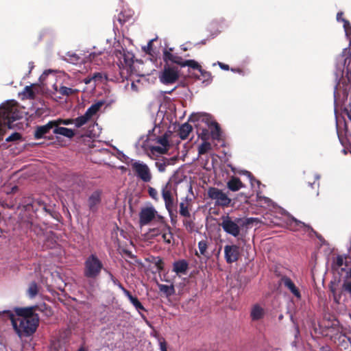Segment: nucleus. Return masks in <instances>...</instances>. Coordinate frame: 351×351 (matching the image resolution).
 Wrapping results in <instances>:
<instances>
[{"label":"nucleus","instance_id":"nucleus-45","mask_svg":"<svg viewBox=\"0 0 351 351\" xmlns=\"http://www.w3.org/2000/svg\"><path fill=\"white\" fill-rule=\"evenodd\" d=\"M104 75L101 73H95L93 75L92 79L95 83L101 82L104 80Z\"/></svg>","mask_w":351,"mask_h":351},{"label":"nucleus","instance_id":"nucleus-19","mask_svg":"<svg viewBox=\"0 0 351 351\" xmlns=\"http://www.w3.org/2000/svg\"><path fill=\"white\" fill-rule=\"evenodd\" d=\"M282 282L284 285L291 291V293L298 299L301 298V294L298 289V287L295 285V284L292 282V280L289 278H283Z\"/></svg>","mask_w":351,"mask_h":351},{"label":"nucleus","instance_id":"nucleus-25","mask_svg":"<svg viewBox=\"0 0 351 351\" xmlns=\"http://www.w3.org/2000/svg\"><path fill=\"white\" fill-rule=\"evenodd\" d=\"M100 202V193L98 191L94 192L88 198V204L90 210H95Z\"/></svg>","mask_w":351,"mask_h":351},{"label":"nucleus","instance_id":"nucleus-15","mask_svg":"<svg viewBox=\"0 0 351 351\" xmlns=\"http://www.w3.org/2000/svg\"><path fill=\"white\" fill-rule=\"evenodd\" d=\"M224 254L227 263L235 262L239 257V247L236 245H226L224 247Z\"/></svg>","mask_w":351,"mask_h":351},{"label":"nucleus","instance_id":"nucleus-9","mask_svg":"<svg viewBox=\"0 0 351 351\" xmlns=\"http://www.w3.org/2000/svg\"><path fill=\"white\" fill-rule=\"evenodd\" d=\"M208 196L215 201V204L218 206L227 207L231 202V199L222 190L210 187L208 189Z\"/></svg>","mask_w":351,"mask_h":351},{"label":"nucleus","instance_id":"nucleus-16","mask_svg":"<svg viewBox=\"0 0 351 351\" xmlns=\"http://www.w3.org/2000/svg\"><path fill=\"white\" fill-rule=\"evenodd\" d=\"M56 125V122L53 121H51L48 122L47 124L38 126L34 132V136L36 139L42 138L44 137L45 134L49 133L50 130L54 129V126Z\"/></svg>","mask_w":351,"mask_h":351},{"label":"nucleus","instance_id":"nucleus-2","mask_svg":"<svg viewBox=\"0 0 351 351\" xmlns=\"http://www.w3.org/2000/svg\"><path fill=\"white\" fill-rule=\"evenodd\" d=\"M171 132L167 131V123H156L145 136L138 141V146L152 159L167 153L170 147L169 138Z\"/></svg>","mask_w":351,"mask_h":351},{"label":"nucleus","instance_id":"nucleus-61","mask_svg":"<svg viewBox=\"0 0 351 351\" xmlns=\"http://www.w3.org/2000/svg\"><path fill=\"white\" fill-rule=\"evenodd\" d=\"M184 223H185V225H186V226H187V225L190 226V223H188V222H186H186H184Z\"/></svg>","mask_w":351,"mask_h":351},{"label":"nucleus","instance_id":"nucleus-62","mask_svg":"<svg viewBox=\"0 0 351 351\" xmlns=\"http://www.w3.org/2000/svg\"><path fill=\"white\" fill-rule=\"evenodd\" d=\"M315 178H316V179H317V180H318L319 177V176H316V177H315Z\"/></svg>","mask_w":351,"mask_h":351},{"label":"nucleus","instance_id":"nucleus-60","mask_svg":"<svg viewBox=\"0 0 351 351\" xmlns=\"http://www.w3.org/2000/svg\"><path fill=\"white\" fill-rule=\"evenodd\" d=\"M78 351H85V350L83 348H81L78 350Z\"/></svg>","mask_w":351,"mask_h":351},{"label":"nucleus","instance_id":"nucleus-39","mask_svg":"<svg viewBox=\"0 0 351 351\" xmlns=\"http://www.w3.org/2000/svg\"><path fill=\"white\" fill-rule=\"evenodd\" d=\"M34 311L38 310L40 312H43L46 316L49 317L52 315V311L50 308H49L45 304H42L38 306H34Z\"/></svg>","mask_w":351,"mask_h":351},{"label":"nucleus","instance_id":"nucleus-34","mask_svg":"<svg viewBox=\"0 0 351 351\" xmlns=\"http://www.w3.org/2000/svg\"><path fill=\"white\" fill-rule=\"evenodd\" d=\"M56 90L63 96H70L78 91L77 89L68 88L64 86H60L58 89L56 88Z\"/></svg>","mask_w":351,"mask_h":351},{"label":"nucleus","instance_id":"nucleus-10","mask_svg":"<svg viewBox=\"0 0 351 351\" xmlns=\"http://www.w3.org/2000/svg\"><path fill=\"white\" fill-rule=\"evenodd\" d=\"M101 268V261L95 255H91L85 262L84 274L88 278H95L99 274Z\"/></svg>","mask_w":351,"mask_h":351},{"label":"nucleus","instance_id":"nucleus-48","mask_svg":"<svg viewBox=\"0 0 351 351\" xmlns=\"http://www.w3.org/2000/svg\"><path fill=\"white\" fill-rule=\"evenodd\" d=\"M156 166L158 167V171L160 172H163L165 170V167L167 166V164L165 162L160 163V162H156Z\"/></svg>","mask_w":351,"mask_h":351},{"label":"nucleus","instance_id":"nucleus-3","mask_svg":"<svg viewBox=\"0 0 351 351\" xmlns=\"http://www.w3.org/2000/svg\"><path fill=\"white\" fill-rule=\"evenodd\" d=\"M17 317L10 311L0 312L3 320H10L19 337L29 336L34 333L38 324V317L34 313V307L16 308Z\"/></svg>","mask_w":351,"mask_h":351},{"label":"nucleus","instance_id":"nucleus-6","mask_svg":"<svg viewBox=\"0 0 351 351\" xmlns=\"http://www.w3.org/2000/svg\"><path fill=\"white\" fill-rule=\"evenodd\" d=\"M191 122L195 123V125L198 128V130H202L199 135L202 136L203 139H205L206 132L207 128L214 121L210 115L203 112H195L191 114L189 117Z\"/></svg>","mask_w":351,"mask_h":351},{"label":"nucleus","instance_id":"nucleus-8","mask_svg":"<svg viewBox=\"0 0 351 351\" xmlns=\"http://www.w3.org/2000/svg\"><path fill=\"white\" fill-rule=\"evenodd\" d=\"M180 77V70L178 66L167 64L160 72L158 78L160 82L165 85L175 83Z\"/></svg>","mask_w":351,"mask_h":351},{"label":"nucleus","instance_id":"nucleus-32","mask_svg":"<svg viewBox=\"0 0 351 351\" xmlns=\"http://www.w3.org/2000/svg\"><path fill=\"white\" fill-rule=\"evenodd\" d=\"M346 259L347 257L346 256H337L334 261L333 267L335 269L341 268V270H343L344 268L343 267L346 265Z\"/></svg>","mask_w":351,"mask_h":351},{"label":"nucleus","instance_id":"nucleus-29","mask_svg":"<svg viewBox=\"0 0 351 351\" xmlns=\"http://www.w3.org/2000/svg\"><path fill=\"white\" fill-rule=\"evenodd\" d=\"M192 130V127L189 123L182 124L179 130V135L182 139L186 138Z\"/></svg>","mask_w":351,"mask_h":351},{"label":"nucleus","instance_id":"nucleus-49","mask_svg":"<svg viewBox=\"0 0 351 351\" xmlns=\"http://www.w3.org/2000/svg\"><path fill=\"white\" fill-rule=\"evenodd\" d=\"M217 64L220 66V68L221 69L225 70V71L229 70V66L228 64H225L222 62H217V63H214L213 66L216 65Z\"/></svg>","mask_w":351,"mask_h":351},{"label":"nucleus","instance_id":"nucleus-35","mask_svg":"<svg viewBox=\"0 0 351 351\" xmlns=\"http://www.w3.org/2000/svg\"><path fill=\"white\" fill-rule=\"evenodd\" d=\"M180 66L182 67L189 66L192 69H197L198 71H199L202 69V67L199 64V63L194 60H184V61L182 60V62H180Z\"/></svg>","mask_w":351,"mask_h":351},{"label":"nucleus","instance_id":"nucleus-14","mask_svg":"<svg viewBox=\"0 0 351 351\" xmlns=\"http://www.w3.org/2000/svg\"><path fill=\"white\" fill-rule=\"evenodd\" d=\"M162 196L165 201V207L169 213L171 212L173 206V197L171 191V186L169 183H167L162 187Z\"/></svg>","mask_w":351,"mask_h":351},{"label":"nucleus","instance_id":"nucleus-52","mask_svg":"<svg viewBox=\"0 0 351 351\" xmlns=\"http://www.w3.org/2000/svg\"><path fill=\"white\" fill-rule=\"evenodd\" d=\"M160 351H167V345L165 341H160Z\"/></svg>","mask_w":351,"mask_h":351},{"label":"nucleus","instance_id":"nucleus-38","mask_svg":"<svg viewBox=\"0 0 351 351\" xmlns=\"http://www.w3.org/2000/svg\"><path fill=\"white\" fill-rule=\"evenodd\" d=\"M27 295L30 298H34L38 293V287L35 282H31L27 291Z\"/></svg>","mask_w":351,"mask_h":351},{"label":"nucleus","instance_id":"nucleus-18","mask_svg":"<svg viewBox=\"0 0 351 351\" xmlns=\"http://www.w3.org/2000/svg\"><path fill=\"white\" fill-rule=\"evenodd\" d=\"M59 125H56L54 126L53 132L55 134L63 136L69 138H71L75 136V132L73 130L67 128L60 127Z\"/></svg>","mask_w":351,"mask_h":351},{"label":"nucleus","instance_id":"nucleus-26","mask_svg":"<svg viewBox=\"0 0 351 351\" xmlns=\"http://www.w3.org/2000/svg\"><path fill=\"white\" fill-rule=\"evenodd\" d=\"M123 293L128 298V300L134 305V306L136 308V309L138 311L144 310L143 306L139 302V300L137 299V298L133 297L130 294V293L128 290H126V289H123Z\"/></svg>","mask_w":351,"mask_h":351},{"label":"nucleus","instance_id":"nucleus-51","mask_svg":"<svg viewBox=\"0 0 351 351\" xmlns=\"http://www.w3.org/2000/svg\"><path fill=\"white\" fill-rule=\"evenodd\" d=\"M343 288L346 291L351 293V282H346L343 284Z\"/></svg>","mask_w":351,"mask_h":351},{"label":"nucleus","instance_id":"nucleus-41","mask_svg":"<svg viewBox=\"0 0 351 351\" xmlns=\"http://www.w3.org/2000/svg\"><path fill=\"white\" fill-rule=\"evenodd\" d=\"M53 121L56 122V125H61V124L66 125H71V124L75 125L74 119H58L56 120H53Z\"/></svg>","mask_w":351,"mask_h":351},{"label":"nucleus","instance_id":"nucleus-37","mask_svg":"<svg viewBox=\"0 0 351 351\" xmlns=\"http://www.w3.org/2000/svg\"><path fill=\"white\" fill-rule=\"evenodd\" d=\"M66 60L71 64H77L83 61V59L74 53H68L66 56Z\"/></svg>","mask_w":351,"mask_h":351},{"label":"nucleus","instance_id":"nucleus-4","mask_svg":"<svg viewBox=\"0 0 351 351\" xmlns=\"http://www.w3.org/2000/svg\"><path fill=\"white\" fill-rule=\"evenodd\" d=\"M22 117L23 112L19 110L18 106L14 102L0 106V141L3 138L7 129H12L17 126L14 121Z\"/></svg>","mask_w":351,"mask_h":351},{"label":"nucleus","instance_id":"nucleus-47","mask_svg":"<svg viewBox=\"0 0 351 351\" xmlns=\"http://www.w3.org/2000/svg\"><path fill=\"white\" fill-rule=\"evenodd\" d=\"M199 71L202 76L205 79V80L210 81L211 80V74L209 72H207L202 69H201Z\"/></svg>","mask_w":351,"mask_h":351},{"label":"nucleus","instance_id":"nucleus-21","mask_svg":"<svg viewBox=\"0 0 351 351\" xmlns=\"http://www.w3.org/2000/svg\"><path fill=\"white\" fill-rule=\"evenodd\" d=\"M265 309L261 305L256 304L252 307L250 315L254 321L259 320L264 317Z\"/></svg>","mask_w":351,"mask_h":351},{"label":"nucleus","instance_id":"nucleus-5","mask_svg":"<svg viewBox=\"0 0 351 351\" xmlns=\"http://www.w3.org/2000/svg\"><path fill=\"white\" fill-rule=\"evenodd\" d=\"M104 104V101H99L91 105L83 115L74 119L75 126L79 128L88 124L93 129L88 132L87 135L89 137L97 136L99 132L95 130L98 128V125L95 121V117Z\"/></svg>","mask_w":351,"mask_h":351},{"label":"nucleus","instance_id":"nucleus-24","mask_svg":"<svg viewBox=\"0 0 351 351\" xmlns=\"http://www.w3.org/2000/svg\"><path fill=\"white\" fill-rule=\"evenodd\" d=\"M171 49L169 50L165 49L163 52V59L164 60L167 62H172L180 65V62H182V58L178 56L173 55L171 52Z\"/></svg>","mask_w":351,"mask_h":351},{"label":"nucleus","instance_id":"nucleus-27","mask_svg":"<svg viewBox=\"0 0 351 351\" xmlns=\"http://www.w3.org/2000/svg\"><path fill=\"white\" fill-rule=\"evenodd\" d=\"M161 237L167 243H170L173 237L170 228L165 224L161 226Z\"/></svg>","mask_w":351,"mask_h":351},{"label":"nucleus","instance_id":"nucleus-59","mask_svg":"<svg viewBox=\"0 0 351 351\" xmlns=\"http://www.w3.org/2000/svg\"><path fill=\"white\" fill-rule=\"evenodd\" d=\"M348 276L351 278V269H350V271L348 272Z\"/></svg>","mask_w":351,"mask_h":351},{"label":"nucleus","instance_id":"nucleus-43","mask_svg":"<svg viewBox=\"0 0 351 351\" xmlns=\"http://www.w3.org/2000/svg\"><path fill=\"white\" fill-rule=\"evenodd\" d=\"M147 191L149 193V195L155 201H158L159 196L158 191L152 186H148Z\"/></svg>","mask_w":351,"mask_h":351},{"label":"nucleus","instance_id":"nucleus-11","mask_svg":"<svg viewBox=\"0 0 351 351\" xmlns=\"http://www.w3.org/2000/svg\"><path fill=\"white\" fill-rule=\"evenodd\" d=\"M155 219L161 221L163 217L158 214L154 206H149L141 208L139 213V223L141 226L147 225Z\"/></svg>","mask_w":351,"mask_h":351},{"label":"nucleus","instance_id":"nucleus-58","mask_svg":"<svg viewBox=\"0 0 351 351\" xmlns=\"http://www.w3.org/2000/svg\"><path fill=\"white\" fill-rule=\"evenodd\" d=\"M29 69L30 70L33 69L34 66H33V63L32 62H29Z\"/></svg>","mask_w":351,"mask_h":351},{"label":"nucleus","instance_id":"nucleus-20","mask_svg":"<svg viewBox=\"0 0 351 351\" xmlns=\"http://www.w3.org/2000/svg\"><path fill=\"white\" fill-rule=\"evenodd\" d=\"M288 225L293 230L304 229L305 231H308L311 230V228L308 226L293 217H291L289 219Z\"/></svg>","mask_w":351,"mask_h":351},{"label":"nucleus","instance_id":"nucleus-7","mask_svg":"<svg viewBox=\"0 0 351 351\" xmlns=\"http://www.w3.org/2000/svg\"><path fill=\"white\" fill-rule=\"evenodd\" d=\"M115 56L118 59V65L122 73L125 70L127 73L132 72V66L134 63V56L132 52L126 51L123 49L122 50L116 49L114 51Z\"/></svg>","mask_w":351,"mask_h":351},{"label":"nucleus","instance_id":"nucleus-40","mask_svg":"<svg viewBox=\"0 0 351 351\" xmlns=\"http://www.w3.org/2000/svg\"><path fill=\"white\" fill-rule=\"evenodd\" d=\"M211 148L210 143L207 141L203 142L198 148V152L199 154H204L206 153Z\"/></svg>","mask_w":351,"mask_h":351},{"label":"nucleus","instance_id":"nucleus-30","mask_svg":"<svg viewBox=\"0 0 351 351\" xmlns=\"http://www.w3.org/2000/svg\"><path fill=\"white\" fill-rule=\"evenodd\" d=\"M34 85L27 86L24 88L23 91L21 93V97L23 99H32L34 97L35 92L34 90Z\"/></svg>","mask_w":351,"mask_h":351},{"label":"nucleus","instance_id":"nucleus-33","mask_svg":"<svg viewBox=\"0 0 351 351\" xmlns=\"http://www.w3.org/2000/svg\"><path fill=\"white\" fill-rule=\"evenodd\" d=\"M158 287L159 290L167 296L171 295L175 293L174 287L173 285L158 284Z\"/></svg>","mask_w":351,"mask_h":351},{"label":"nucleus","instance_id":"nucleus-12","mask_svg":"<svg viewBox=\"0 0 351 351\" xmlns=\"http://www.w3.org/2000/svg\"><path fill=\"white\" fill-rule=\"evenodd\" d=\"M133 171L136 176L145 182L152 180V173L149 167L141 161H134L131 164Z\"/></svg>","mask_w":351,"mask_h":351},{"label":"nucleus","instance_id":"nucleus-56","mask_svg":"<svg viewBox=\"0 0 351 351\" xmlns=\"http://www.w3.org/2000/svg\"><path fill=\"white\" fill-rule=\"evenodd\" d=\"M152 40H150L147 46V49H149L152 47Z\"/></svg>","mask_w":351,"mask_h":351},{"label":"nucleus","instance_id":"nucleus-1","mask_svg":"<svg viewBox=\"0 0 351 351\" xmlns=\"http://www.w3.org/2000/svg\"><path fill=\"white\" fill-rule=\"evenodd\" d=\"M351 51L348 48L343 49L342 53L336 60L335 77L337 84L334 90L335 114L336 119L337 132L341 143L344 145L342 138L343 132H346L348 123L346 116L351 122V110L348 107L340 108V99H346L348 90L351 87Z\"/></svg>","mask_w":351,"mask_h":351},{"label":"nucleus","instance_id":"nucleus-64","mask_svg":"<svg viewBox=\"0 0 351 351\" xmlns=\"http://www.w3.org/2000/svg\"><path fill=\"white\" fill-rule=\"evenodd\" d=\"M0 346H1V345L0 344Z\"/></svg>","mask_w":351,"mask_h":351},{"label":"nucleus","instance_id":"nucleus-28","mask_svg":"<svg viewBox=\"0 0 351 351\" xmlns=\"http://www.w3.org/2000/svg\"><path fill=\"white\" fill-rule=\"evenodd\" d=\"M188 268V264L185 261H179L174 263L173 271L176 274H184Z\"/></svg>","mask_w":351,"mask_h":351},{"label":"nucleus","instance_id":"nucleus-36","mask_svg":"<svg viewBox=\"0 0 351 351\" xmlns=\"http://www.w3.org/2000/svg\"><path fill=\"white\" fill-rule=\"evenodd\" d=\"M188 202H189V199L186 197L185 201L182 202L180 204V214L182 216L186 217H190V213H189V210L188 209V206H189Z\"/></svg>","mask_w":351,"mask_h":351},{"label":"nucleus","instance_id":"nucleus-63","mask_svg":"<svg viewBox=\"0 0 351 351\" xmlns=\"http://www.w3.org/2000/svg\"><path fill=\"white\" fill-rule=\"evenodd\" d=\"M350 154H351V145H350Z\"/></svg>","mask_w":351,"mask_h":351},{"label":"nucleus","instance_id":"nucleus-46","mask_svg":"<svg viewBox=\"0 0 351 351\" xmlns=\"http://www.w3.org/2000/svg\"><path fill=\"white\" fill-rule=\"evenodd\" d=\"M257 199L258 202L261 204V206H263V204L269 205V203L271 202V200L269 198L264 196H261L258 193L257 194Z\"/></svg>","mask_w":351,"mask_h":351},{"label":"nucleus","instance_id":"nucleus-44","mask_svg":"<svg viewBox=\"0 0 351 351\" xmlns=\"http://www.w3.org/2000/svg\"><path fill=\"white\" fill-rule=\"evenodd\" d=\"M240 173L246 176L249 178V180L250 181V183H251V185H252V187H254V182H255L258 185L260 184V182L258 181V180H255L253 178V177H252V176L250 172H249L247 171H245V170H243V171H240Z\"/></svg>","mask_w":351,"mask_h":351},{"label":"nucleus","instance_id":"nucleus-13","mask_svg":"<svg viewBox=\"0 0 351 351\" xmlns=\"http://www.w3.org/2000/svg\"><path fill=\"white\" fill-rule=\"evenodd\" d=\"M240 219H237L235 221L231 219L228 216L222 218L221 227L223 230L234 237H237L240 233V228L238 223Z\"/></svg>","mask_w":351,"mask_h":351},{"label":"nucleus","instance_id":"nucleus-50","mask_svg":"<svg viewBox=\"0 0 351 351\" xmlns=\"http://www.w3.org/2000/svg\"><path fill=\"white\" fill-rule=\"evenodd\" d=\"M150 232L152 233V236H158L161 235V228L159 229H152L150 230Z\"/></svg>","mask_w":351,"mask_h":351},{"label":"nucleus","instance_id":"nucleus-22","mask_svg":"<svg viewBox=\"0 0 351 351\" xmlns=\"http://www.w3.org/2000/svg\"><path fill=\"white\" fill-rule=\"evenodd\" d=\"M228 188L232 191H237L244 187V184L241 182L239 178L232 177L227 182Z\"/></svg>","mask_w":351,"mask_h":351},{"label":"nucleus","instance_id":"nucleus-23","mask_svg":"<svg viewBox=\"0 0 351 351\" xmlns=\"http://www.w3.org/2000/svg\"><path fill=\"white\" fill-rule=\"evenodd\" d=\"M209 243H210V242L207 238H205L204 239L199 241L198 243L199 251L196 252V254L198 256H203L204 257H208V253L207 250H208V246Z\"/></svg>","mask_w":351,"mask_h":351},{"label":"nucleus","instance_id":"nucleus-54","mask_svg":"<svg viewBox=\"0 0 351 351\" xmlns=\"http://www.w3.org/2000/svg\"><path fill=\"white\" fill-rule=\"evenodd\" d=\"M52 71L51 70H47V71H45L43 72V73L42 74V75L40 76V79H45V77L49 73H51Z\"/></svg>","mask_w":351,"mask_h":351},{"label":"nucleus","instance_id":"nucleus-53","mask_svg":"<svg viewBox=\"0 0 351 351\" xmlns=\"http://www.w3.org/2000/svg\"><path fill=\"white\" fill-rule=\"evenodd\" d=\"M137 83H138V81L137 82H133L131 84V88L135 92L138 90Z\"/></svg>","mask_w":351,"mask_h":351},{"label":"nucleus","instance_id":"nucleus-57","mask_svg":"<svg viewBox=\"0 0 351 351\" xmlns=\"http://www.w3.org/2000/svg\"><path fill=\"white\" fill-rule=\"evenodd\" d=\"M118 287L123 291V289H125L121 284H118Z\"/></svg>","mask_w":351,"mask_h":351},{"label":"nucleus","instance_id":"nucleus-31","mask_svg":"<svg viewBox=\"0 0 351 351\" xmlns=\"http://www.w3.org/2000/svg\"><path fill=\"white\" fill-rule=\"evenodd\" d=\"M210 130L211 136L213 138H219L220 130L218 124L215 121L207 128V130Z\"/></svg>","mask_w":351,"mask_h":351},{"label":"nucleus","instance_id":"nucleus-55","mask_svg":"<svg viewBox=\"0 0 351 351\" xmlns=\"http://www.w3.org/2000/svg\"><path fill=\"white\" fill-rule=\"evenodd\" d=\"M91 82H93V80L92 79V76H91V77H86V78L84 80V82L86 84H90Z\"/></svg>","mask_w":351,"mask_h":351},{"label":"nucleus","instance_id":"nucleus-17","mask_svg":"<svg viewBox=\"0 0 351 351\" xmlns=\"http://www.w3.org/2000/svg\"><path fill=\"white\" fill-rule=\"evenodd\" d=\"M343 12H339L337 14V21L343 23V27L345 32V35L349 40V47H351V25L348 21L342 18Z\"/></svg>","mask_w":351,"mask_h":351},{"label":"nucleus","instance_id":"nucleus-42","mask_svg":"<svg viewBox=\"0 0 351 351\" xmlns=\"http://www.w3.org/2000/svg\"><path fill=\"white\" fill-rule=\"evenodd\" d=\"M21 139V135L18 132H14L5 138L6 142H16Z\"/></svg>","mask_w":351,"mask_h":351}]
</instances>
